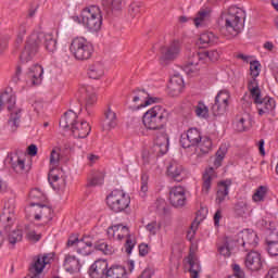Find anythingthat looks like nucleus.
I'll return each mask as SVG.
<instances>
[{
  "label": "nucleus",
  "mask_w": 278,
  "mask_h": 278,
  "mask_svg": "<svg viewBox=\"0 0 278 278\" xmlns=\"http://www.w3.org/2000/svg\"><path fill=\"white\" fill-rule=\"evenodd\" d=\"M16 220V201L9 199L4 203V207L0 215V244H3L5 236H8Z\"/></svg>",
  "instance_id": "nucleus-7"
},
{
  "label": "nucleus",
  "mask_w": 278,
  "mask_h": 278,
  "mask_svg": "<svg viewBox=\"0 0 278 278\" xmlns=\"http://www.w3.org/2000/svg\"><path fill=\"white\" fill-rule=\"evenodd\" d=\"M106 235L111 240H125V252L127 255H131V251H134V248L136 247V240L131 238V235L129 233V227L117 224L113 225L108 228Z\"/></svg>",
  "instance_id": "nucleus-9"
},
{
  "label": "nucleus",
  "mask_w": 278,
  "mask_h": 278,
  "mask_svg": "<svg viewBox=\"0 0 278 278\" xmlns=\"http://www.w3.org/2000/svg\"><path fill=\"white\" fill-rule=\"evenodd\" d=\"M188 264L190 266L189 273L191 278H199V273H201V264H199V260L194 256H189Z\"/></svg>",
  "instance_id": "nucleus-41"
},
{
  "label": "nucleus",
  "mask_w": 278,
  "mask_h": 278,
  "mask_svg": "<svg viewBox=\"0 0 278 278\" xmlns=\"http://www.w3.org/2000/svg\"><path fill=\"white\" fill-rule=\"evenodd\" d=\"M60 148L55 147L50 153V166L55 168L60 164Z\"/></svg>",
  "instance_id": "nucleus-51"
},
{
  "label": "nucleus",
  "mask_w": 278,
  "mask_h": 278,
  "mask_svg": "<svg viewBox=\"0 0 278 278\" xmlns=\"http://www.w3.org/2000/svg\"><path fill=\"white\" fill-rule=\"evenodd\" d=\"M16 105V96L12 92L4 91L0 96V112L1 110H8L11 112L10 119L8 122V127L11 134H14L18 129L21 123V110L15 109ZM14 110V111H13Z\"/></svg>",
  "instance_id": "nucleus-6"
},
{
  "label": "nucleus",
  "mask_w": 278,
  "mask_h": 278,
  "mask_svg": "<svg viewBox=\"0 0 278 278\" xmlns=\"http://www.w3.org/2000/svg\"><path fill=\"white\" fill-rule=\"evenodd\" d=\"M147 192H149V175L142 174L141 175V188H140L141 197H146Z\"/></svg>",
  "instance_id": "nucleus-55"
},
{
  "label": "nucleus",
  "mask_w": 278,
  "mask_h": 278,
  "mask_svg": "<svg viewBox=\"0 0 278 278\" xmlns=\"http://www.w3.org/2000/svg\"><path fill=\"white\" fill-rule=\"evenodd\" d=\"M169 202L173 207H184L186 205V189L181 186L172 187L169 190Z\"/></svg>",
  "instance_id": "nucleus-16"
},
{
  "label": "nucleus",
  "mask_w": 278,
  "mask_h": 278,
  "mask_svg": "<svg viewBox=\"0 0 278 278\" xmlns=\"http://www.w3.org/2000/svg\"><path fill=\"white\" fill-rule=\"evenodd\" d=\"M142 123L146 129L154 131L156 138H165L168 140L166 134V123H168V111L162 105H155L148 110L142 117Z\"/></svg>",
  "instance_id": "nucleus-2"
},
{
  "label": "nucleus",
  "mask_w": 278,
  "mask_h": 278,
  "mask_svg": "<svg viewBox=\"0 0 278 278\" xmlns=\"http://www.w3.org/2000/svg\"><path fill=\"white\" fill-rule=\"evenodd\" d=\"M160 224H157V222H151L150 224H148L146 226L147 231H149V233H151V236H155V233H157V231H160Z\"/></svg>",
  "instance_id": "nucleus-58"
},
{
  "label": "nucleus",
  "mask_w": 278,
  "mask_h": 278,
  "mask_svg": "<svg viewBox=\"0 0 278 278\" xmlns=\"http://www.w3.org/2000/svg\"><path fill=\"white\" fill-rule=\"evenodd\" d=\"M194 112L198 118H207L210 116V109H207L203 102L198 103V105L194 108Z\"/></svg>",
  "instance_id": "nucleus-48"
},
{
  "label": "nucleus",
  "mask_w": 278,
  "mask_h": 278,
  "mask_svg": "<svg viewBox=\"0 0 278 278\" xmlns=\"http://www.w3.org/2000/svg\"><path fill=\"white\" fill-rule=\"evenodd\" d=\"M140 8H142L140 2H132L128 9L129 16H131V18H138L140 16Z\"/></svg>",
  "instance_id": "nucleus-52"
},
{
  "label": "nucleus",
  "mask_w": 278,
  "mask_h": 278,
  "mask_svg": "<svg viewBox=\"0 0 278 278\" xmlns=\"http://www.w3.org/2000/svg\"><path fill=\"white\" fill-rule=\"evenodd\" d=\"M108 261L98 260L89 268V276L91 278H103L106 277L109 270Z\"/></svg>",
  "instance_id": "nucleus-17"
},
{
  "label": "nucleus",
  "mask_w": 278,
  "mask_h": 278,
  "mask_svg": "<svg viewBox=\"0 0 278 278\" xmlns=\"http://www.w3.org/2000/svg\"><path fill=\"white\" fill-rule=\"evenodd\" d=\"M70 51L74 55L75 60L85 62L92 58V53H94V46L84 37H76L71 42Z\"/></svg>",
  "instance_id": "nucleus-10"
},
{
  "label": "nucleus",
  "mask_w": 278,
  "mask_h": 278,
  "mask_svg": "<svg viewBox=\"0 0 278 278\" xmlns=\"http://www.w3.org/2000/svg\"><path fill=\"white\" fill-rule=\"evenodd\" d=\"M218 251L224 257H229L231 255V248L227 241L218 248Z\"/></svg>",
  "instance_id": "nucleus-59"
},
{
  "label": "nucleus",
  "mask_w": 278,
  "mask_h": 278,
  "mask_svg": "<svg viewBox=\"0 0 278 278\" xmlns=\"http://www.w3.org/2000/svg\"><path fill=\"white\" fill-rule=\"evenodd\" d=\"M267 253L271 257H277L278 255V233L275 230L269 231L266 237Z\"/></svg>",
  "instance_id": "nucleus-24"
},
{
  "label": "nucleus",
  "mask_w": 278,
  "mask_h": 278,
  "mask_svg": "<svg viewBox=\"0 0 278 278\" xmlns=\"http://www.w3.org/2000/svg\"><path fill=\"white\" fill-rule=\"evenodd\" d=\"M169 140L165 137L155 138L154 144L148 150L142 152V162L144 166L149 164H155L160 155H166L168 153Z\"/></svg>",
  "instance_id": "nucleus-8"
},
{
  "label": "nucleus",
  "mask_w": 278,
  "mask_h": 278,
  "mask_svg": "<svg viewBox=\"0 0 278 278\" xmlns=\"http://www.w3.org/2000/svg\"><path fill=\"white\" fill-rule=\"evenodd\" d=\"M134 93L136 94L132 98L134 103H138V101H142V99H146L144 103L141 104V108H147V105H151L157 100V98H149V93H147V91L144 90H138L137 93L136 91H134Z\"/></svg>",
  "instance_id": "nucleus-37"
},
{
  "label": "nucleus",
  "mask_w": 278,
  "mask_h": 278,
  "mask_svg": "<svg viewBox=\"0 0 278 278\" xmlns=\"http://www.w3.org/2000/svg\"><path fill=\"white\" fill-rule=\"evenodd\" d=\"M231 96L229 94V90L223 89L215 97V103L212 106V112L214 116H223L227 112V108H229V99Z\"/></svg>",
  "instance_id": "nucleus-14"
},
{
  "label": "nucleus",
  "mask_w": 278,
  "mask_h": 278,
  "mask_svg": "<svg viewBox=\"0 0 278 278\" xmlns=\"http://www.w3.org/2000/svg\"><path fill=\"white\" fill-rule=\"evenodd\" d=\"M227 155V147L222 146L216 152V157L214 161V167L215 168H220L223 166V161L225 160V156Z\"/></svg>",
  "instance_id": "nucleus-45"
},
{
  "label": "nucleus",
  "mask_w": 278,
  "mask_h": 278,
  "mask_svg": "<svg viewBox=\"0 0 278 278\" xmlns=\"http://www.w3.org/2000/svg\"><path fill=\"white\" fill-rule=\"evenodd\" d=\"M64 268L67 273H79L81 263H79L75 255L67 254L64 260Z\"/></svg>",
  "instance_id": "nucleus-31"
},
{
  "label": "nucleus",
  "mask_w": 278,
  "mask_h": 278,
  "mask_svg": "<svg viewBox=\"0 0 278 278\" xmlns=\"http://www.w3.org/2000/svg\"><path fill=\"white\" fill-rule=\"evenodd\" d=\"M232 273L233 275L229 277L244 278V270L238 264H232Z\"/></svg>",
  "instance_id": "nucleus-60"
},
{
  "label": "nucleus",
  "mask_w": 278,
  "mask_h": 278,
  "mask_svg": "<svg viewBox=\"0 0 278 278\" xmlns=\"http://www.w3.org/2000/svg\"><path fill=\"white\" fill-rule=\"evenodd\" d=\"M265 278H278V267L270 268L265 275Z\"/></svg>",
  "instance_id": "nucleus-64"
},
{
  "label": "nucleus",
  "mask_w": 278,
  "mask_h": 278,
  "mask_svg": "<svg viewBox=\"0 0 278 278\" xmlns=\"http://www.w3.org/2000/svg\"><path fill=\"white\" fill-rule=\"evenodd\" d=\"M237 131H247V128L249 127V122H247V117H237Z\"/></svg>",
  "instance_id": "nucleus-56"
},
{
  "label": "nucleus",
  "mask_w": 278,
  "mask_h": 278,
  "mask_svg": "<svg viewBox=\"0 0 278 278\" xmlns=\"http://www.w3.org/2000/svg\"><path fill=\"white\" fill-rule=\"evenodd\" d=\"M130 204L131 198L129 197V194H127L121 189L113 190L106 197V205L111 210V212H114L115 214L125 212V210H127V207H129Z\"/></svg>",
  "instance_id": "nucleus-11"
},
{
  "label": "nucleus",
  "mask_w": 278,
  "mask_h": 278,
  "mask_svg": "<svg viewBox=\"0 0 278 278\" xmlns=\"http://www.w3.org/2000/svg\"><path fill=\"white\" fill-rule=\"evenodd\" d=\"M195 151L198 157L207 155V153L212 151V139H210V137H202Z\"/></svg>",
  "instance_id": "nucleus-35"
},
{
  "label": "nucleus",
  "mask_w": 278,
  "mask_h": 278,
  "mask_svg": "<svg viewBox=\"0 0 278 278\" xmlns=\"http://www.w3.org/2000/svg\"><path fill=\"white\" fill-rule=\"evenodd\" d=\"M160 53V60L163 64H166V62H173V60H177L181 53V42L174 39L169 43L161 47Z\"/></svg>",
  "instance_id": "nucleus-12"
},
{
  "label": "nucleus",
  "mask_w": 278,
  "mask_h": 278,
  "mask_svg": "<svg viewBox=\"0 0 278 278\" xmlns=\"http://www.w3.org/2000/svg\"><path fill=\"white\" fill-rule=\"evenodd\" d=\"M245 266L249 270L262 269V255L257 252H250L245 257Z\"/></svg>",
  "instance_id": "nucleus-25"
},
{
  "label": "nucleus",
  "mask_w": 278,
  "mask_h": 278,
  "mask_svg": "<svg viewBox=\"0 0 278 278\" xmlns=\"http://www.w3.org/2000/svg\"><path fill=\"white\" fill-rule=\"evenodd\" d=\"M184 166L177 161H172L167 166V176L174 181H181L184 179Z\"/></svg>",
  "instance_id": "nucleus-23"
},
{
  "label": "nucleus",
  "mask_w": 278,
  "mask_h": 278,
  "mask_svg": "<svg viewBox=\"0 0 278 278\" xmlns=\"http://www.w3.org/2000/svg\"><path fill=\"white\" fill-rule=\"evenodd\" d=\"M266 197H268V187L260 186L255 189L252 200L254 203H263V201H266Z\"/></svg>",
  "instance_id": "nucleus-40"
},
{
  "label": "nucleus",
  "mask_w": 278,
  "mask_h": 278,
  "mask_svg": "<svg viewBox=\"0 0 278 278\" xmlns=\"http://www.w3.org/2000/svg\"><path fill=\"white\" fill-rule=\"evenodd\" d=\"M106 278H127V269L123 266H111L106 270Z\"/></svg>",
  "instance_id": "nucleus-38"
},
{
  "label": "nucleus",
  "mask_w": 278,
  "mask_h": 278,
  "mask_svg": "<svg viewBox=\"0 0 278 278\" xmlns=\"http://www.w3.org/2000/svg\"><path fill=\"white\" fill-rule=\"evenodd\" d=\"M202 55L204 56V61L210 60L211 62H218V60L220 59V51L218 50L202 51Z\"/></svg>",
  "instance_id": "nucleus-49"
},
{
  "label": "nucleus",
  "mask_w": 278,
  "mask_h": 278,
  "mask_svg": "<svg viewBox=\"0 0 278 278\" xmlns=\"http://www.w3.org/2000/svg\"><path fill=\"white\" fill-rule=\"evenodd\" d=\"M223 31L226 36H238L244 26V11L236 5H232L222 12L220 15Z\"/></svg>",
  "instance_id": "nucleus-3"
},
{
  "label": "nucleus",
  "mask_w": 278,
  "mask_h": 278,
  "mask_svg": "<svg viewBox=\"0 0 278 278\" xmlns=\"http://www.w3.org/2000/svg\"><path fill=\"white\" fill-rule=\"evenodd\" d=\"M247 210H248V206H247V202L244 201L237 202L233 207V212L236 216H244V214H247Z\"/></svg>",
  "instance_id": "nucleus-53"
},
{
  "label": "nucleus",
  "mask_w": 278,
  "mask_h": 278,
  "mask_svg": "<svg viewBox=\"0 0 278 278\" xmlns=\"http://www.w3.org/2000/svg\"><path fill=\"white\" fill-rule=\"evenodd\" d=\"M42 40L47 51L50 53L58 50V40L53 38V34L34 31L26 39L24 50L20 55L21 62H29L34 60L36 53H38V47L42 45Z\"/></svg>",
  "instance_id": "nucleus-1"
},
{
  "label": "nucleus",
  "mask_w": 278,
  "mask_h": 278,
  "mask_svg": "<svg viewBox=\"0 0 278 278\" xmlns=\"http://www.w3.org/2000/svg\"><path fill=\"white\" fill-rule=\"evenodd\" d=\"M149 254V245L147 243H141L139 245V255H141V257H144V255Z\"/></svg>",
  "instance_id": "nucleus-63"
},
{
  "label": "nucleus",
  "mask_w": 278,
  "mask_h": 278,
  "mask_svg": "<svg viewBox=\"0 0 278 278\" xmlns=\"http://www.w3.org/2000/svg\"><path fill=\"white\" fill-rule=\"evenodd\" d=\"M118 125V119L116 118V113L112 109H108L104 113V119L102 122V129L104 131H110Z\"/></svg>",
  "instance_id": "nucleus-29"
},
{
  "label": "nucleus",
  "mask_w": 278,
  "mask_h": 278,
  "mask_svg": "<svg viewBox=\"0 0 278 278\" xmlns=\"http://www.w3.org/2000/svg\"><path fill=\"white\" fill-rule=\"evenodd\" d=\"M87 75L90 79H101L105 75L103 63L96 62L89 65Z\"/></svg>",
  "instance_id": "nucleus-30"
},
{
  "label": "nucleus",
  "mask_w": 278,
  "mask_h": 278,
  "mask_svg": "<svg viewBox=\"0 0 278 278\" xmlns=\"http://www.w3.org/2000/svg\"><path fill=\"white\" fill-rule=\"evenodd\" d=\"M248 90L257 106V112L260 116H275V110L277 108V102L275 98L265 97L262 98V91L260 90V85L257 79H251L248 84Z\"/></svg>",
  "instance_id": "nucleus-4"
},
{
  "label": "nucleus",
  "mask_w": 278,
  "mask_h": 278,
  "mask_svg": "<svg viewBox=\"0 0 278 278\" xmlns=\"http://www.w3.org/2000/svg\"><path fill=\"white\" fill-rule=\"evenodd\" d=\"M200 62H205L203 52L192 53L191 56L188 59L187 64L185 66L187 73H197V71H199L197 68V66H199Z\"/></svg>",
  "instance_id": "nucleus-27"
},
{
  "label": "nucleus",
  "mask_w": 278,
  "mask_h": 278,
  "mask_svg": "<svg viewBox=\"0 0 278 278\" xmlns=\"http://www.w3.org/2000/svg\"><path fill=\"white\" fill-rule=\"evenodd\" d=\"M168 94L170 97H179L184 92V77L179 74L174 75L167 85Z\"/></svg>",
  "instance_id": "nucleus-18"
},
{
  "label": "nucleus",
  "mask_w": 278,
  "mask_h": 278,
  "mask_svg": "<svg viewBox=\"0 0 278 278\" xmlns=\"http://www.w3.org/2000/svg\"><path fill=\"white\" fill-rule=\"evenodd\" d=\"M92 247H94L92 238H90V236H85L77 242L76 253L86 257L92 253Z\"/></svg>",
  "instance_id": "nucleus-21"
},
{
  "label": "nucleus",
  "mask_w": 278,
  "mask_h": 278,
  "mask_svg": "<svg viewBox=\"0 0 278 278\" xmlns=\"http://www.w3.org/2000/svg\"><path fill=\"white\" fill-rule=\"evenodd\" d=\"M94 249H97V251H101V253H103V255H113L114 253V247H112L111 244H108L105 241L100 240L98 242H96L93 244Z\"/></svg>",
  "instance_id": "nucleus-44"
},
{
  "label": "nucleus",
  "mask_w": 278,
  "mask_h": 278,
  "mask_svg": "<svg viewBox=\"0 0 278 278\" xmlns=\"http://www.w3.org/2000/svg\"><path fill=\"white\" fill-rule=\"evenodd\" d=\"M197 233V224L191 225V229L187 231V240L191 242V240H194V235Z\"/></svg>",
  "instance_id": "nucleus-62"
},
{
  "label": "nucleus",
  "mask_w": 278,
  "mask_h": 278,
  "mask_svg": "<svg viewBox=\"0 0 278 278\" xmlns=\"http://www.w3.org/2000/svg\"><path fill=\"white\" fill-rule=\"evenodd\" d=\"M229 188H231V180H222L217 184L216 203L220 205L229 199Z\"/></svg>",
  "instance_id": "nucleus-20"
},
{
  "label": "nucleus",
  "mask_w": 278,
  "mask_h": 278,
  "mask_svg": "<svg viewBox=\"0 0 278 278\" xmlns=\"http://www.w3.org/2000/svg\"><path fill=\"white\" fill-rule=\"evenodd\" d=\"M216 179V172L214 167H208L205 169L202 176V193L210 194V190H212V181Z\"/></svg>",
  "instance_id": "nucleus-22"
},
{
  "label": "nucleus",
  "mask_w": 278,
  "mask_h": 278,
  "mask_svg": "<svg viewBox=\"0 0 278 278\" xmlns=\"http://www.w3.org/2000/svg\"><path fill=\"white\" fill-rule=\"evenodd\" d=\"M42 75H45V68L40 65H34L27 73V83L31 86H40L42 84Z\"/></svg>",
  "instance_id": "nucleus-19"
},
{
  "label": "nucleus",
  "mask_w": 278,
  "mask_h": 278,
  "mask_svg": "<svg viewBox=\"0 0 278 278\" xmlns=\"http://www.w3.org/2000/svg\"><path fill=\"white\" fill-rule=\"evenodd\" d=\"M39 213L35 214V220H40V218H48L51 219V216L53 214V210L51 207L40 204L37 205Z\"/></svg>",
  "instance_id": "nucleus-43"
},
{
  "label": "nucleus",
  "mask_w": 278,
  "mask_h": 278,
  "mask_svg": "<svg viewBox=\"0 0 278 278\" xmlns=\"http://www.w3.org/2000/svg\"><path fill=\"white\" fill-rule=\"evenodd\" d=\"M79 92L83 94V99L86 102V108H92L97 103V93L92 91V87H81Z\"/></svg>",
  "instance_id": "nucleus-33"
},
{
  "label": "nucleus",
  "mask_w": 278,
  "mask_h": 278,
  "mask_svg": "<svg viewBox=\"0 0 278 278\" xmlns=\"http://www.w3.org/2000/svg\"><path fill=\"white\" fill-rule=\"evenodd\" d=\"M74 23L78 25H84L85 29L89 30L91 34H97L103 25V16L101 15V9L97 5H91L84 9L79 15L72 16Z\"/></svg>",
  "instance_id": "nucleus-5"
},
{
  "label": "nucleus",
  "mask_w": 278,
  "mask_h": 278,
  "mask_svg": "<svg viewBox=\"0 0 278 278\" xmlns=\"http://www.w3.org/2000/svg\"><path fill=\"white\" fill-rule=\"evenodd\" d=\"M102 5L112 10V12H118L123 10V0H102Z\"/></svg>",
  "instance_id": "nucleus-46"
},
{
  "label": "nucleus",
  "mask_w": 278,
  "mask_h": 278,
  "mask_svg": "<svg viewBox=\"0 0 278 278\" xmlns=\"http://www.w3.org/2000/svg\"><path fill=\"white\" fill-rule=\"evenodd\" d=\"M26 35H27V21H23L20 23L17 27L16 45H23V40Z\"/></svg>",
  "instance_id": "nucleus-47"
},
{
  "label": "nucleus",
  "mask_w": 278,
  "mask_h": 278,
  "mask_svg": "<svg viewBox=\"0 0 278 278\" xmlns=\"http://www.w3.org/2000/svg\"><path fill=\"white\" fill-rule=\"evenodd\" d=\"M205 21H210V10L201 9L193 18V23L195 27H201Z\"/></svg>",
  "instance_id": "nucleus-42"
},
{
  "label": "nucleus",
  "mask_w": 278,
  "mask_h": 278,
  "mask_svg": "<svg viewBox=\"0 0 278 278\" xmlns=\"http://www.w3.org/2000/svg\"><path fill=\"white\" fill-rule=\"evenodd\" d=\"M77 113L75 111L70 110L67 111L64 116L60 119V127L62 129H71L76 126L77 124Z\"/></svg>",
  "instance_id": "nucleus-26"
},
{
  "label": "nucleus",
  "mask_w": 278,
  "mask_h": 278,
  "mask_svg": "<svg viewBox=\"0 0 278 278\" xmlns=\"http://www.w3.org/2000/svg\"><path fill=\"white\" fill-rule=\"evenodd\" d=\"M48 180H49L50 186L55 189V184H58V181H60V176H58V174H55V169H51L49 172Z\"/></svg>",
  "instance_id": "nucleus-57"
},
{
  "label": "nucleus",
  "mask_w": 278,
  "mask_h": 278,
  "mask_svg": "<svg viewBox=\"0 0 278 278\" xmlns=\"http://www.w3.org/2000/svg\"><path fill=\"white\" fill-rule=\"evenodd\" d=\"M241 238H242L243 247H247L248 244L252 249H255V247H257V243L260 242V238L257 237V233L250 229L244 230L242 232Z\"/></svg>",
  "instance_id": "nucleus-32"
},
{
  "label": "nucleus",
  "mask_w": 278,
  "mask_h": 278,
  "mask_svg": "<svg viewBox=\"0 0 278 278\" xmlns=\"http://www.w3.org/2000/svg\"><path fill=\"white\" fill-rule=\"evenodd\" d=\"M11 164L13 170L17 175H27L29 173V160L27 153L23 151H16L14 156L11 157Z\"/></svg>",
  "instance_id": "nucleus-13"
},
{
  "label": "nucleus",
  "mask_w": 278,
  "mask_h": 278,
  "mask_svg": "<svg viewBox=\"0 0 278 278\" xmlns=\"http://www.w3.org/2000/svg\"><path fill=\"white\" fill-rule=\"evenodd\" d=\"M218 42V37L214 33H203L200 35L199 45L201 47H212Z\"/></svg>",
  "instance_id": "nucleus-36"
},
{
  "label": "nucleus",
  "mask_w": 278,
  "mask_h": 278,
  "mask_svg": "<svg viewBox=\"0 0 278 278\" xmlns=\"http://www.w3.org/2000/svg\"><path fill=\"white\" fill-rule=\"evenodd\" d=\"M105 180V174L103 172H93L91 178L88 179L87 186L89 188H94L96 186H103Z\"/></svg>",
  "instance_id": "nucleus-39"
},
{
  "label": "nucleus",
  "mask_w": 278,
  "mask_h": 278,
  "mask_svg": "<svg viewBox=\"0 0 278 278\" xmlns=\"http://www.w3.org/2000/svg\"><path fill=\"white\" fill-rule=\"evenodd\" d=\"M28 197H29V206L30 207H35V205H40V204L45 203V201H47V197L38 188L30 190Z\"/></svg>",
  "instance_id": "nucleus-34"
},
{
  "label": "nucleus",
  "mask_w": 278,
  "mask_h": 278,
  "mask_svg": "<svg viewBox=\"0 0 278 278\" xmlns=\"http://www.w3.org/2000/svg\"><path fill=\"white\" fill-rule=\"evenodd\" d=\"M9 238L10 244H16V242H21L23 240V231L22 230H13L7 235Z\"/></svg>",
  "instance_id": "nucleus-50"
},
{
  "label": "nucleus",
  "mask_w": 278,
  "mask_h": 278,
  "mask_svg": "<svg viewBox=\"0 0 278 278\" xmlns=\"http://www.w3.org/2000/svg\"><path fill=\"white\" fill-rule=\"evenodd\" d=\"M26 238L29 240V242H38L42 237L40 233H36V231L30 230L27 232Z\"/></svg>",
  "instance_id": "nucleus-61"
},
{
  "label": "nucleus",
  "mask_w": 278,
  "mask_h": 278,
  "mask_svg": "<svg viewBox=\"0 0 278 278\" xmlns=\"http://www.w3.org/2000/svg\"><path fill=\"white\" fill-rule=\"evenodd\" d=\"M201 140H203L201 130L198 128H189L180 136V146L182 149H190V147H197Z\"/></svg>",
  "instance_id": "nucleus-15"
},
{
  "label": "nucleus",
  "mask_w": 278,
  "mask_h": 278,
  "mask_svg": "<svg viewBox=\"0 0 278 278\" xmlns=\"http://www.w3.org/2000/svg\"><path fill=\"white\" fill-rule=\"evenodd\" d=\"M260 66H262V64H260V61L250 62V75L252 79H256L255 77H260Z\"/></svg>",
  "instance_id": "nucleus-54"
},
{
  "label": "nucleus",
  "mask_w": 278,
  "mask_h": 278,
  "mask_svg": "<svg viewBox=\"0 0 278 278\" xmlns=\"http://www.w3.org/2000/svg\"><path fill=\"white\" fill-rule=\"evenodd\" d=\"M91 129L92 128L88 122H78L75 126H73L72 134L74 138H88V136H90Z\"/></svg>",
  "instance_id": "nucleus-28"
}]
</instances>
